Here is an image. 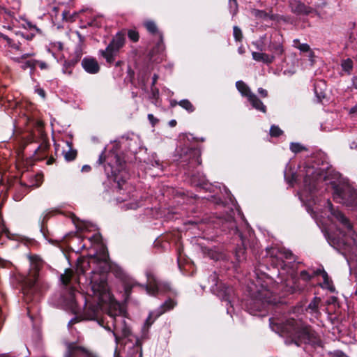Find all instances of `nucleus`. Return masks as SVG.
Listing matches in <instances>:
<instances>
[{
    "mask_svg": "<svg viewBox=\"0 0 357 357\" xmlns=\"http://www.w3.org/2000/svg\"><path fill=\"white\" fill-rule=\"evenodd\" d=\"M294 44L301 52H308L310 51V47L307 43H301L298 39L294 40Z\"/></svg>",
    "mask_w": 357,
    "mask_h": 357,
    "instance_id": "nucleus-36",
    "label": "nucleus"
},
{
    "mask_svg": "<svg viewBox=\"0 0 357 357\" xmlns=\"http://www.w3.org/2000/svg\"><path fill=\"white\" fill-rule=\"evenodd\" d=\"M39 65L42 69H45L47 67V64L45 62H40Z\"/></svg>",
    "mask_w": 357,
    "mask_h": 357,
    "instance_id": "nucleus-64",
    "label": "nucleus"
},
{
    "mask_svg": "<svg viewBox=\"0 0 357 357\" xmlns=\"http://www.w3.org/2000/svg\"><path fill=\"white\" fill-rule=\"evenodd\" d=\"M64 357H93V356L84 347L78 346L75 342H69L66 344Z\"/></svg>",
    "mask_w": 357,
    "mask_h": 357,
    "instance_id": "nucleus-12",
    "label": "nucleus"
},
{
    "mask_svg": "<svg viewBox=\"0 0 357 357\" xmlns=\"http://www.w3.org/2000/svg\"><path fill=\"white\" fill-rule=\"evenodd\" d=\"M37 130L38 133L41 135V138L43 139V142L40 146L34 151L33 158L34 160H42L44 157H45V153L49 148V144L45 142L44 138V133L43 130V123L40 121H38L36 125Z\"/></svg>",
    "mask_w": 357,
    "mask_h": 357,
    "instance_id": "nucleus-16",
    "label": "nucleus"
},
{
    "mask_svg": "<svg viewBox=\"0 0 357 357\" xmlns=\"http://www.w3.org/2000/svg\"><path fill=\"white\" fill-rule=\"evenodd\" d=\"M229 6L230 11L233 15H235L238 11V3L237 0H229Z\"/></svg>",
    "mask_w": 357,
    "mask_h": 357,
    "instance_id": "nucleus-45",
    "label": "nucleus"
},
{
    "mask_svg": "<svg viewBox=\"0 0 357 357\" xmlns=\"http://www.w3.org/2000/svg\"><path fill=\"white\" fill-rule=\"evenodd\" d=\"M296 176L295 174H292L291 175V178L288 181V183L290 184H293L294 182H296Z\"/></svg>",
    "mask_w": 357,
    "mask_h": 357,
    "instance_id": "nucleus-58",
    "label": "nucleus"
},
{
    "mask_svg": "<svg viewBox=\"0 0 357 357\" xmlns=\"http://www.w3.org/2000/svg\"><path fill=\"white\" fill-rule=\"evenodd\" d=\"M75 54H76V56H77V59H79L81 56L82 55V47L80 45H79L77 47V50L75 51Z\"/></svg>",
    "mask_w": 357,
    "mask_h": 357,
    "instance_id": "nucleus-54",
    "label": "nucleus"
},
{
    "mask_svg": "<svg viewBox=\"0 0 357 357\" xmlns=\"http://www.w3.org/2000/svg\"><path fill=\"white\" fill-rule=\"evenodd\" d=\"M252 59L258 62H263L265 64H271L275 60L274 55H269L266 53L253 52L252 53Z\"/></svg>",
    "mask_w": 357,
    "mask_h": 357,
    "instance_id": "nucleus-23",
    "label": "nucleus"
},
{
    "mask_svg": "<svg viewBox=\"0 0 357 357\" xmlns=\"http://www.w3.org/2000/svg\"><path fill=\"white\" fill-rule=\"evenodd\" d=\"M126 31L123 29L119 31L115 37H113V57L123 47L126 42Z\"/></svg>",
    "mask_w": 357,
    "mask_h": 357,
    "instance_id": "nucleus-20",
    "label": "nucleus"
},
{
    "mask_svg": "<svg viewBox=\"0 0 357 357\" xmlns=\"http://www.w3.org/2000/svg\"><path fill=\"white\" fill-rule=\"evenodd\" d=\"M176 124H177V122H176V120H174V119H172V120H171V121L169 122V126H171V127H174V126H176Z\"/></svg>",
    "mask_w": 357,
    "mask_h": 357,
    "instance_id": "nucleus-62",
    "label": "nucleus"
},
{
    "mask_svg": "<svg viewBox=\"0 0 357 357\" xmlns=\"http://www.w3.org/2000/svg\"><path fill=\"white\" fill-rule=\"evenodd\" d=\"M132 139L128 134L123 135L113 140V155H115L116 171L120 176L113 172V182L120 190L128 176L126 152L130 149Z\"/></svg>",
    "mask_w": 357,
    "mask_h": 357,
    "instance_id": "nucleus-5",
    "label": "nucleus"
},
{
    "mask_svg": "<svg viewBox=\"0 0 357 357\" xmlns=\"http://www.w3.org/2000/svg\"><path fill=\"white\" fill-rule=\"evenodd\" d=\"M209 281L212 282L211 286L212 293L219 297L222 301L231 303V298L234 294L233 287L219 281L218 277L215 273L210 275Z\"/></svg>",
    "mask_w": 357,
    "mask_h": 357,
    "instance_id": "nucleus-7",
    "label": "nucleus"
},
{
    "mask_svg": "<svg viewBox=\"0 0 357 357\" xmlns=\"http://www.w3.org/2000/svg\"><path fill=\"white\" fill-rule=\"evenodd\" d=\"M257 91L262 98H266L268 96V91L263 88H259Z\"/></svg>",
    "mask_w": 357,
    "mask_h": 357,
    "instance_id": "nucleus-51",
    "label": "nucleus"
},
{
    "mask_svg": "<svg viewBox=\"0 0 357 357\" xmlns=\"http://www.w3.org/2000/svg\"><path fill=\"white\" fill-rule=\"evenodd\" d=\"M155 314H156L155 311L151 312L149 314V316L146 318V319L144 322V324L143 326V328H142V333H143L142 337L143 338L147 337L149 328L152 326V324L154 323V321L157 319H155Z\"/></svg>",
    "mask_w": 357,
    "mask_h": 357,
    "instance_id": "nucleus-25",
    "label": "nucleus"
},
{
    "mask_svg": "<svg viewBox=\"0 0 357 357\" xmlns=\"http://www.w3.org/2000/svg\"><path fill=\"white\" fill-rule=\"evenodd\" d=\"M37 63L38 61L33 60L26 61V62L22 63L21 67L24 70H26L29 68L31 69H33L36 67Z\"/></svg>",
    "mask_w": 357,
    "mask_h": 357,
    "instance_id": "nucleus-43",
    "label": "nucleus"
},
{
    "mask_svg": "<svg viewBox=\"0 0 357 357\" xmlns=\"http://www.w3.org/2000/svg\"><path fill=\"white\" fill-rule=\"evenodd\" d=\"M304 190L309 193V199H313L321 181H328L333 183V200L346 206H353L357 202L356 190L349 185L333 183V179L336 178L337 174L331 167H319L307 165L305 167Z\"/></svg>",
    "mask_w": 357,
    "mask_h": 357,
    "instance_id": "nucleus-3",
    "label": "nucleus"
},
{
    "mask_svg": "<svg viewBox=\"0 0 357 357\" xmlns=\"http://www.w3.org/2000/svg\"><path fill=\"white\" fill-rule=\"evenodd\" d=\"M236 86L238 91L241 93V95L243 96L247 97L248 99L250 98V95L253 94L250 89L243 81H237L236 82Z\"/></svg>",
    "mask_w": 357,
    "mask_h": 357,
    "instance_id": "nucleus-28",
    "label": "nucleus"
},
{
    "mask_svg": "<svg viewBox=\"0 0 357 357\" xmlns=\"http://www.w3.org/2000/svg\"><path fill=\"white\" fill-rule=\"evenodd\" d=\"M290 150L294 153H298L301 151H306L307 149L299 143L291 142L290 144Z\"/></svg>",
    "mask_w": 357,
    "mask_h": 357,
    "instance_id": "nucleus-38",
    "label": "nucleus"
},
{
    "mask_svg": "<svg viewBox=\"0 0 357 357\" xmlns=\"http://www.w3.org/2000/svg\"><path fill=\"white\" fill-rule=\"evenodd\" d=\"M190 183L192 185L203 189H206L208 185V181L205 176L199 172L191 175Z\"/></svg>",
    "mask_w": 357,
    "mask_h": 357,
    "instance_id": "nucleus-21",
    "label": "nucleus"
},
{
    "mask_svg": "<svg viewBox=\"0 0 357 357\" xmlns=\"http://www.w3.org/2000/svg\"><path fill=\"white\" fill-rule=\"evenodd\" d=\"M251 13L254 17L258 19L266 20L270 18L271 20H274L273 15L270 16L265 10L253 9Z\"/></svg>",
    "mask_w": 357,
    "mask_h": 357,
    "instance_id": "nucleus-33",
    "label": "nucleus"
},
{
    "mask_svg": "<svg viewBox=\"0 0 357 357\" xmlns=\"http://www.w3.org/2000/svg\"><path fill=\"white\" fill-rule=\"evenodd\" d=\"M176 305V302L174 300L168 298L158 310H155L156 314L155 316V319H158L167 311L172 310Z\"/></svg>",
    "mask_w": 357,
    "mask_h": 357,
    "instance_id": "nucleus-22",
    "label": "nucleus"
},
{
    "mask_svg": "<svg viewBox=\"0 0 357 357\" xmlns=\"http://www.w3.org/2000/svg\"><path fill=\"white\" fill-rule=\"evenodd\" d=\"M151 96L153 98L157 99L159 96V89L156 87H151Z\"/></svg>",
    "mask_w": 357,
    "mask_h": 357,
    "instance_id": "nucleus-49",
    "label": "nucleus"
},
{
    "mask_svg": "<svg viewBox=\"0 0 357 357\" xmlns=\"http://www.w3.org/2000/svg\"><path fill=\"white\" fill-rule=\"evenodd\" d=\"M126 34L128 35V38L133 43H137L139 39V32L135 29L128 30Z\"/></svg>",
    "mask_w": 357,
    "mask_h": 357,
    "instance_id": "nucleus-39",
    "label": "nucleus"
},
{
    "mask_svg": "<svg viewBox=\"0 0 357 357\" xmlns=\"http://www.w3.org/2000/svg\"><path fill=\"white\" fill-rule=\"evenodd\" d=\"M113 275L117 280L115 284V291L121 296V301H117L113 296V319L115 317L121 315L127 317L128 304L131 298L132 289L139 287L146 291V294L151 296H157L160 294H171L176 296L177 293L171 287L169 282L158 280L155 273L151 269H147L145 272L147 283L141 284L131 277L121 266L113 262Z\"/></svg>",
    "mask_w": 357,
    "mask_h": 357,
    "instance_id": "nucleus-2",
    "label": "nucleus"
},
{
    "mask_svg": "<svg viewBox=\"0 0 357 357\" xmlns=\"http://www.w3.org/2000/svg\"><path fill=\"white\" fill-rule=\"evenodd\" d=\"M313 279V275L307 270H303L300 272L298 277L293 278V284L289 288L291 294L301 293L306 287L307 283Z\"/></svg>",
    "mask_w": 357,
    "mask_h": 357,
    "instance_id": "nucleus-9",
    "label": "nucleus"
},
{
    "mask_svg": "<svg viewBox=\"0 0 357 357\" xmlns=\"http://www.w3.org/2000/svg\"><path fill=\"white\" fill-rule=\"evenodd\" d=\"M202 164L201 150L198 147L182 149L178 165L188 173Z\"/></svg>",
    "mask_w": 357,
    "mask_h": 357,
    "instance_id": "nucleus-6",
    "label": "nucleus"
},
{
    "mask_svg": "<svg viewBox=\"0 0 357 357\" xmlns=\"http://www.w3.org/2000/svg\"><path fill=\"white\" fill-rule=\"evenodd\" d=\"M36 183H31L30 185H27L25 183H24L22 181L20 182V184L23 186L27 187V188H32V187H38L40 185V179L41 176L36 175Z\"/></svg>",
    "mask_w": 357,
    "mask_h": 357,
    "instance_id": "nucleus-46",
    "label": "nucleus"
},
{
    "mask_svg": "<svg viewBox=\"0 0 357 357\" xmlns=\"http://www.w3.org/2000/svg\"><path fill=\"white\" fill-rule=\"evenodd\" d=\"M326 272V271L322 268V269H320V268H318L315 271H313L312 273V275H313V278L316 276H318V275H324V273Z\"/></svg>",
    "mask_w": 357,
    "mask_h": 357,
    "instance_id": "nucleus-50",
    "label": "nucleus"
},
{
    "mask_svg": "<svg viewBox=\"0 0 357 357\" xmlns=\"http://www.w3.org/2000/svg\"><path fill=\"white\" fill-rule=\"evenodd\" d=\"M148 119L153 126H155L159 121L158 119H156L152 114H148Z\"/></svg>",
    "mask_w": 357,
    "mask_h": 357,
    "instance_id": "nucleus-47",
    "label": "nucleus"
},
{
    "mask_svg": "<svg viewBox=\"0 0 357 357\" xmlns=\"http://www.w3.org/2000/svg\"><path fill=\"white\" fill-rule=\"evenodd\" d=\"M177 105H180L182 108L185 109L189 113L193 112L195 109L193 105L190 102V100L187 99L181 100L179 102H177L176 100H172L171 102L172 107H174Z\"/></svg>",
    "mask_w": 357,
    "mask_h": 357,
    "instance_id": "nucleus-27",
    "label": "nucleus"
},
{
    "mask_svg": "<svg viewBox=\"0 0 357 357\" xmlns=\"http://www.w3.org/2000/svg\"><path fill=\"white\" fill-rule=\"evenodd\" d=\"M349 113L357 114V105L351 108Z\"/></svg>",
    "mask_w": 357,
    "mask_h": 357,
    "instance_id": "nucleus-61",
    "label": "nucleus"
},
{
    "mask_svg": "<svg viewBox=\"0 0 357 357\" xmlns=\"http://www.w3.org/2000/svg\"><path fill=\"white\" fill-rule=\"evenodd\" d=\"M289 8L291 12L297 16H307L316 12V10L314 9L312 7L305 5V3L302 2L300 0L289 1Z\"/></svg>",
    "mask_w": 357,
    "mask_h": 357,
    "instance_id": "nucleus-11",
    "label": "nucleus"
},
{
    "mask_svg": "<svg viewBox=\"0 0 357 357\" xmlns=\"http://www.w3.org/2000/svg\"><path fill=\"white\" fill-rule=\"evenodd\" d=\"M74 276V271L73 269L67 268L66 269L64 273L61 274L60 276L61 282L65 286L68 285L70 283V281Z\"/></svg>",
    "mask_w": 357,
    "mask_h": 357,
    "instance_id": "nucleus-31",
    "label": "nucleus"
},
{
    "mask_svg": "<svg viewBox=\"0 0 357 357\" xmlns=\"http://www.w3.org/2000/svg\"><path fill=\"white\" fill-rule=\"evenodd\" d=\"M109 153H110V151L107 153L106 149H105L104 151L101 153V154L99 156L98 163L99 165H103L106 162V160H107V157L109 156Z\"/></svg>",
    "mask_w": 357,
    "mask_h": 357,
    "instance_id": "nucleus-44",
    "label": "nucleus"
},
{
    "mask_svg": "<svg viewBox=\"0 0 357 357\" xmlns=\"http://www.w3.org/2000/svg\"><path fill=\"white\" fill-rule=\"evenodd\" d=\"M90 264L96 265V270L92 271L91 278V288L98 297V305L101 311L109 317H112V294L108 284V275L111 270L108 252L104 248L100 249L96 257Z\"/></svg>",
    "mask_w": 357,
    "mask_h": 357,
    "instance_id": "nucleus-4",
    "label": "nucleus"
},
{
    "mask_svg": "<svg viewBox=\"0 0 357 357\" xmlns=\"http://www.w3.org/2000/svg\"><path fill=\"white\" fill-rule=\"evenodd\" d=\"M31 54H26L22 55L21 57L14 58V61L17 63H21L22 59H26L28 56H31Z\"/></svg>",
    "mask_w": 357,
    "mask_h": 357,
    "instance_id": "nucleus-53",
    "label": "nucleus"
},
{
    "mask_svg": "<svg viewBox=\"0 0 357 357\" xmlns=\"http://www.w3.org/2000/svg\"><path fill=\"white\" fill-rule=\"evenodd\" d=\"M259 297L264 304L273 312V316L269 319L271 329L281 335L291 337L296 344H309L314 347H322V341L319 334L310 325L294 318H287L285 314L289 311L287 304L278 301L267 287L262 286L259 291Z\"/></svg>",
    "mask_w": 357,
    "mask_h": 357,
    "instance_id": "nucleus-1",
    "label": "nucleus"
},
{
    "mask_svg": "<svg viewBox=\"0 0 357 357\" xmlns=\"http://www.w3.org/2000/svg\"><path fill=\"white\" fill-rule=\"evenodd\" d=\"M327 205L331 214L336 219V220L338 221L349 232L352 231L353 225L349 218H347L342 211L335 209L331 201H327Z\"/></svg>",
    "mask_w": 357,
    "mask_h": 357,
    "instance_id": "nucleus-13",
    "label": "nucleus"
},
{
    "mask_svg": "<svg viewBox=\"0 0 357 357\" xmlns=\"http://www.w3.org/2000/svg\"><path fill=\"white\" fill-rule=\"evenodd\" d=\"M245 254L246 249L243 243L236 248L234 255L238 262L240 263L245 259Z\"/></svg>",
    "mask_w": 357,
    "mask_h": 357,
    "instance_id": "nucleus-30",
    "label": "nucleus"
},
{
    "mask_svg": "<svg viewBox=\"0 0 357 357\" xmlns=\"http://www.w3.org/2000/svg\"><path fill=\"white\" fill-rule=\"evenodd\" d=\"M352 88L357 89V76H354L351 79Z\"/></svg>",
    "mask_w": 357,
    "mask_h": 357,
    "instance_id": "nucleus-55",
    "label": "nucleus"
},
{
    "mask_svg": "<svg viewBox=\"0 0 357 357\" xmlns=\"http://www.w3.org/2000/svg\"><path fill=\"white\" fill-rule=\"evenodd\" d=\"M77 151L75 149H69L64 153V158L67 161H72L77 157Z\"/></svg>",
    "mask_w": 357,
    "mask_h": 357,
    "instance_id": "nucleus-41",
    "label": "nucleus"
},
{
    "mask_svg": "<svg viewBox=\"0 0 357 357\" xmlns=\"http://www.w3.org/2000/svg\"><path fill=\"white\" fill-rule=\"evenodd\" d=\"M91 170V167L89 165H84L82 168V171L84 172H88Z\"/></svg>",
    "mask_w": 357,
    "mask_h": 357,
    "instance_id": "nucleus-59",
    "label": "nucleus"
},
{
    "mask_svg": "<svg viewBox=\"0 0 357 357\" xmlns=\"http://www.w3.org/2000/svg\"><path fill=\"white\" fill-rule=\"evenodd\" d=\"M323 278V284L321 287L323 288L328 289L330 291L333 292L335 291V287L333 286V281L328 276L327 272H324V275H322Z\"/></svg>",
    "mask_w": 357,
    "mask_h": 357,
    "instance_id": "nucleus-32",
    "label": "nucleus"
},
{
    "mask_svg": "<svg viewBox=\"0 0 357 357\" xmlns=\"http://www.w3.org/2000/svg\"><path fill=\"white\" fill-rule=\"evenodd\" d=\"M321 300L319 297H314L313 299L310 302L308 305L306 307V311L314 314H319V304Z\"/></svg>",
    "mask_w": 357,
    "mask_h": 357,
    "instance_id": "nucleus-26",
    "label": "nucleus"
},
{
    "mask_svg": "<svg viewBox=\"0 0 357 357\" xmlns=\"http://www.w3.org/2000/svg\"><path fill=\"white\" fill-rule=\"evenodd\" d=\"M202 251L205 254H208V257L211 258H213V252L212 250L207 248H202Z\"/></svg>",
    "mask_w": 357,
    "mask_h": 357,
    "instance_id": "nucleus-52",
    "label": "nucleus"
},
{
    "mask_svg": "<svg viewBox=\"0 0 357 357\" xmlns=\"http://www.w3.org/2000/svg\"><path fill=\"white\" fill-rule=\"evenodd\" d=\"M131 331L124 319L122 320L121 326L113 324V336L117 344L121 343L122 339L130 336Z\"/></svg>",
    "mask_w": 357,
    "mask_h": 357,
    "instance_id": "nucleus-18",
    "label": "nucleus"
},
{
    "mask_svg": "<svg viewBox=\"0 0 357 357\" xmlns=\"http://www.w3.org/2000/svg\"><path fill=\"white\" fill-rule=\"evenodd\" d=\"M27 143H31L32 142L34 141V137L32 135H30L27 137Z\"/></svg>",
    "mask_w": 357,
    "mask_h": 357,
    "instance_id": "nucleus-63",
    "label": "nucleus"
},
{
    "mask_svg": "<svg viewBox=\"0 0 357 357\" xmlns=\"http://www.w3.org/2000/svg\"><path fill=\"white\" fill-rule=\"evenodd\" d=\"M32 262L30 268V271L27 278L24 281V294H27L29 290H31L32 288L34 287L36 281L38 278L39 271L41 268L42 263L39 259L33 260V258H31Z\"/></svg>",
    "mask_w": 357,
    "mask_h": 357,
    "instance_id": "nucleus-10",
    "label": "nucleus"
},
{
    "mask_svg": "<svg viewBox=\"0 0 357 357\" xmlns=\"http://www.w3.org/2000/svg\"><path fill=\"white\" fill-rule=\"evenodd\" d=\"M275 251V249L272 248L266 250L267 254L270 255L271 257V264L275 268L286 270L288 265L284 261L283 258L288 260H292L293 262L296 261L294 255L290 250H284L283 252H280V255L282 256L280 257L276 256ZM289 267L291 268L292 266H289Z\"/></svg>",
    "mask_w": 357,
    "mask_h": 357,
    "instance_id": "nucleus-8",
    "label": "nucleus"
},
{
    "mask_svg": "<svg viewBox=\"0 0 357 357\" xmlns=\"http://www.w3.org/2000/svg\"><path fill=\"white\" fill-rule=\"evenodd\" d=\"M318 84H315L314 86V93L316 95V97L317 98V100L319 102H321L323 99L325 98L326 94L325 93L320 89V91H318Z\"/></svg>",
    "mask_w": 357,
    "mask_h": 357,
    "instance_id": "nucleus-42",
    "label": "nucleus"
},
{
    "mask_svg": "<svg viewBox=\"0 0 357 357\" xmlns=\"http://www.w3.org/2000/svg\"><path fill=\"white\" fill-rule=\"evenodd\" d=\"M98 313L99 312L95 305H89L84 309L83 317L85 319H97L100 326H103L107 330L110 331L108 322L105 323V319L103 318H99Z\"/></svg>",
    "mask_w": 357,
    "mask_h": 357,
    "instance_id": "nucleus-15",
    "label": "nucleus"
},
{
    "mask_svg": "<svg viewBox=\"0 0 357 357\" xmlns=\"http://www.w3.org/2000/svg\"><path fill=\"white\" fill-rule=\"evenodd\" d=\"M270 135L272 137H278L283 135L284 132L280 128L279 126L272 125L270 128Z\"/></svg>",
    "mask_w": 357,
    "mask_h": 357,
    "instance_id": "nucleus-37",
    "label": "nucleus"
},
{
    "mask_svg": "<svg viewBox=\"0 0 357 357\" xmlns=\"http://www.w3.org/2000/svg\"><path fill=\"white\" fill-rule=\"evenodd\" d=\"M233 36L236 42H241L243 38L241 29L238 26L233 27Z\"/></svg>",
    "mask_w": 357,
    "mask_h": 357,
    "instance_id": "nucleus-40",
    "label": "nucleus"
},
{
    "mask_svg": "<svg viewBox=\"0 0 357 357\" xmlns=\"http://www.w3.org/2000/svg\"><path fill=\"white\" fill-rule=\"evenodd\" d=\"M158 79V75L156 74H154L152 77L151 86H153V87L155 86V84H156Z\"/></svg>",
    "mask_w": 357,
    "mask_h": 357,
    "instance_id": "nucleus-56",
    "label": "nucleus"
},
{
    "mask_svg": "<svg viewBox=\"0 0 357 357\" xmlns=\"http://www.w3.org/2000/svg\"><path fill=\"white\" fill-rule=\"evenodd\" d=\"M342 71L347 75H350L354 69V61L351 59H342L340 63Z\"/></svg>",
    "mask_w": 357,
    "mask_h": 357,
    "instance_id": "nucleus-29",
    "label": "nucleus"
},
{
    "mask_svg": "<svg viewBox=\"0 0 357 357\" xmlns=\"http://www.w3.org/2000/svg\"><path fill=\"white\" fill-rule=\"evenodd\" d=\"M248 100L255 109L263 113L266 112L267 109L266 105H264L262 101L260 99H259L255 93L250 95V98Z\"/></svg>",
    "mask_w": 357,
    "mask_h": 357,
    "instance_id": "nucleus-24",
    "label": "nucleus"
},
{
    "mask_svg": "<svg viewBox=\"0 0 357 357\" xmlns=\"http://www.w3.org/2000/svg\"><path fill=\"white\" fill-rule=\"evenodd\" d=\"M144 26H145L146 30L151 34L155 35L157 33H160L158 32V26L153 21H146L144 23Z\"/></svg>",
    "mask_w": 357,
    "mask_h": 357,
    "instance_id": "nucleus-35",
    "label": "nucleus"
},
{
    "mask_svg": "<svg viewBox=\"0 0 357 357\" xmlns=\"http://www.w3.org/2000/svg\"><path fill=\"white\" fill-rule=\"evenodd\" d=\"M267 50L272 53L271 55L275 56V58L282 56L284 52L282 36L278 33H275L271 38Z\"/></svg>",
    "mask_w": 357,
    "mask_h": 357,
    "instance_id": "nucleus-14",
    "label": "nucleus"
},
{
    "mask_svg": "<svg viewBox=\"0 0 357 357\" xmlns=\"http://www.w3.org/2000/svg\"><path fill=\"white\" fill-rule=\"evenodd\" d=\"M82 66L88 73L96 74L100 70V66L96 59L85 57L82 61Z\"/></svg>",
    "mask_w": 357,
    "mask_h": 357,
    "instance_id": "nucleus-19",
    "label": "nucleus"
},
{
    "mask_svg": "<svg viewBox=\"0 0 357 357\" xmlns=\"http://www.w3.org/2000/svg\"><path fill=\"white\" fill-rule=\"evenodd\" d=\"M100 55L105 58L107 63H112V42H110L105 50H100Z\"/></svg>",
    "mask_w": 357,
    "mask_h": 357,
    "instance_id": "nucleus-34",
    "label": "nucleus"
},
{
    "mask_svg": "<svg viewBox=\"0 0 357 357\" xmlns=\"http://www.w3.org/2000/svg\"><path fill=\"white\" fill-rule=\"evenodd\" d=\"M155 48L157 49H162L163 48V36L162 33L159 34V41L158 42L156 47H153V50H155Z\"/></svg>",
    "mask_w": 357,
    "mask_h": 357,
    "instance_id": "nucleus-48",
    "label": "nucleus"
},
{
    "mask_svg": "<svg viewBox=\"0 0 357 357\" xmlns=\"http://www.w3.org/2000/svg\"><path fill=\"white\" fill-rule=\"evenodd\" d=\"M37 91H38V93L40 96H42L43 98L45 97V91L43 89H38Z\"/></svg>",
    "mask_w": 357,
    "mask_h": 357,
    "instance_id": "nucleus-60",
    "label": "nucleus"
},
{
    "mask_svg": "<svg viewBox=\"0 0 357 357\" xmlns=\"http://www.w3.org/2000/svg\"><path fill=\"white\" fill-rule=\"evenodd\" d=\"M234 211H231L229 213L224 215L221 218L222 230H228L229 232H233L234 234H239V230L234 216Z\"/></svg>",
    "mask_w": 357,
    "mask_h": 357,
    "instance_id": "nucleus-17",
    "label": "nucleus"
},
{
    "mask_svg": "<svg viewBox=\"0 0 357 357\" xmlns=\"http://www.w3.org/2000/svg\"><path fill=\"white\" fill-rule=\"evenodd\" d=\"M2 38L6 40L8 43V44L11 46L13 43V40L8 38L7 36H5V35H2Z\"/></svg>",
    "mask_w": 357,
    "mask_h": 357,
    "instance_id": "nucleus-57",
    "label": "nucleus"
}]
</instances>
